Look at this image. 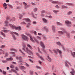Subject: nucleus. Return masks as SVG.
<instances>
[{
	"label": "nucleus",
	"instance_id": "1",
	"mask_svg": "<svg viewBox=\"0 0 75 75\" xmlns=\"http://www.w3.org/2000/svg\"><path fill=\"white\" fill-rule=\"evenodd\" d=\"M9 26L11 27V28H12L13 29H14H14L16 30H21V27L20 26L17 27L16 26H15L14 25H12L11 24H9Z\"/></svg>",
	"mask_w": 75,
	"mask_h": 75
},
{
	"label": "nucleus",
	"instance_id": "2",
	"mask_svg": "<svg viewBox=\"0 0 75 75\" xmlns=\"http://www.w3.org/2000/svg\"><path fill=\"white\" fill-rule=\"evenodd\" d=\"M58 33L59 34H63V33H66V34L67 35V37H68V38H69V34L68 33H67V31L65 30H64V32L62 31H59Z\"/></svg>",
	"mask_w": 75,
	"mask_h": 75
},
{
	"label": "nucleus",
	"instance_id": "3",
	"mask_svg": "<svg viewBox=\"0 0 75 75\" xmlns=\"http://www.w3.org/2000/svg\"><path fill=\"white\" fill-rule=\"evenodd\" d=\"M27 53H29V54H33V52L31 50H28V47H26V48L24 49L23 50Z\"/></svg>",
	"mask_w": 75,
	"mask_h": 75
},
{
	"label": "nucleus",
	"instance_id": "4",
	"mask_svg": "<svg viewBox=\"0 0 75 75\" xmlns=\"http://www.w3.org/2000/svg\"><path fill=\"white\" fill-rule=\"evenodd\" d=\"M64 63L65 64V66H66V67H68V68H69V65H69H71V63H69V62L68 61H66Z\"/></svg>",
	"mask_w": 75,
	"mask_h": 75
},
{
	"label": "nucleus",
	"instance_id": "5",
	"mask_svg": "<svg viewBox=\"0 0 75 75\" xmlns=\"http://www.w3.org/2000/svg\"><path fill=\"white\" fill-rule=\"evenodd\" d=\"M22 38L23 40H27V41H28V38L26 36H25L24 35H22Z\"/></svg>",
	"mask_w": 75,
	"mask_h": 75
},
{
	"label": "nucleus",
	"instance_id": "6",
	"mask_svg": "<svg viewBox=\"0 0 75 75\" xmlns=\"http://www.w3.org/2000/svg\"><path fill=\"white\" fill-rule=\"evenodd\" d=\"M65 23L67 25H68V26H71V22L69 21H65Z\"/></svg>",
	"mask_w": 75,
	"mask_h": 75
},
{
	"label": "nucleus",
	"instance_id": "7",
	"mask_svg": "<svg viewBox=\"0 0 75 75\" xmlns=\"http://www.w3.org/2000/svg\"><path fill=\"white\" fill-rule=\"evenodd\" d=\"M36 55L38 57H39V58H40L41 59L42 61H44V59H43L42 57L40 56L39 54L37 53H36Z\"/></svg>",
	"mask_w": 75,
	"mask_h": 75
},
{
	"label": "nucleus",
	"instance_id": "8",
	"mask_svg": "<svg viewBox=\"0 0 75 75\" xmlns=\"http://www.w3.org/2000/svg\"><path fill=\"white\" fill-rule=\"evenodd\" d=\"M23 20H25L26 22H30V20L28 18H25L23 19Z\"/></svg>",
	"mask_w": 75,
	"mask_h": 75
},
{
	"label": "nucleus",
	"instance_id": "9",
	"mask_svg": "<svg viewBox=\"0 0 75 75\" xmlns=\"http://www.w3.org/2000/svg\"><path fill=\"white\" fill-rule=\"evenodd\" d=\"M40 44L42 48H45V45H44V43H42V42H41Z\"/></svg>",
	"mask_w": 75,
	"mask_h": 75
},
{
	"label": "nucleus",
	"instance_id": "10",
	"mask_svg": "<svg viewBox=\"0 0 75 75\" xmlns=\"http://www.w3.org/2000/svg\"><path fill=\"white\" fill-rule=\"evenodd\" d=\"M71 70L72 71H71L70 72L71 74L72 75H74V74H75V71H74V69H72Z\"/></svg>",
	"mask_w": 75,
	"mask_h": 75
},
{
	"label": "nucleus",
	"instance_id": "11",
	"mask_svg": "<svg viewBox=\"0 0 75 75\" xmlns=\"http://www.w3.org/2000/svg\"><path fill=\"white\" fill-rule=\"evenodd\" d=\"M13 33L14 34H15V35H17V36H18V33L15 32H11V34H12V35H13Z\"/></svg>",
	"mask_w": 75,
	"mask_h": 75
},
{
	"label": "nucleus",
	"instance_id": "12",
	"mask_svg": "<svg viewBox=\"0 0 75 75\" xmlns=\"http://www.w3.org/2000/svg\"><path fill=\"white\" fill-rule=\"evenodd\" d=\"M30 40L32 42H35V41L34 40H33V37H32V36L30 35Z\"/></svg>",
	"mask_w": 75,
	"mask_h": 75
},
{
	"label": "nucleus",
	"instance_id": "13",
	"mask_svg": "<svg viewBox=\"0 0 75 75\" xmlns=\"http://www.w3.org/2000/svg\"><path fill=\"white\" fill-rule=\"evenodd\" d=\"M56 44H57V45H59L60 46H62V44L61 42H56Z\"/></svg>",
	"mask_w": 75,
	"mask_h": 75
},
{
	"label": "nucleus",
	"instance_id": "14",
	"mask_svg": "<svg viewBox=\"0 0 75 75\" xmlns=\"http://www.w3.org/2000/svg\"><path fill=\"white\" fill-rule=\"evenodd\" d=\"M6 60L7 61H11L12 60H13V58L11 57L9 58L6 59Z\"/></svg>",
	"mask_w": 75,
	"mask_h": 75
},
{
	"label": "nucleus",
	"instance_id": "15",
	"mask_svg": "<svg viewBox=\"0 0 75 75\" xmlns=\"http://www.w3.org/2000/svg\"><path fill=\"white\" fill-rule=\"evenodd\" d=\"M52 3H53V4H57L59 3V2L58 1H54L52 2Z\"/></svg>",
	"mask_w": 75,
	"mask_h": 75
},
{
	"label": "nucleus",
	"instance_id": "16",
	"mask_svg": "<svg viewBox=\"0 0 75 75\" xmlns=\"http://www.w3.org/2000/svg\"><path fill=\"white\" fill-rule=\"evenodd\" d=\"M10 50L11 51H15V52L17 51V50H16V49L12 48H10Z\"/></svg>",
	"mask_w": 75,
	"mask_h": 75
},
{
	"label": "nucleus",
	"instance_id": "17",
	"mask_svg": "<svg viewBox=\"0 0 75 75\" xmlns=\"http://www.w3.org/2000/svg\"><path fill=\"white\" fill-rule=\"evenodd\" d=\"M56 50L57 52H58L60 54H62V52L60 50L58 49H57Z\"/></svg>",
	"mask_w": 75,
	"mask_h": 75
},
{
	"label": "nucleus",
	"instance_id": "18",
	"mask_svg": "<svg viewBox=\"0 0 75 75\" xmlns=\"http://www.w3.org/2000/svg\"><path fill=\"white\" fill-rule=\"evenodd\" d=\"M56 24L57 25H62V23H61L60 22H57Z\"/></svg>",
	"mask_w": 75,
	"mask_h": 75
},
{
	"label": "nucleus",
	"instance_id": "19",
	"mask_svg": "<svg viewBox=\"0 0 75 75\" xmlns=\"http://www.w3.org/2000/svg\"><path fill=\"white\" fill-rule=\"evenodd\" d=\"M27 47L29 48H30V49H31V50H32L33 49V48H32L31 46V45H30L29 44L27 45Z\"/></svg>",
	"mask_w": 75,
	"mask_h": 75
},
{
	"label": "nucleus",
	"instance_id": "20",
	"mask_svg": "<svg viewBox=\"0 0 75 75\" xmlns=\"http://www.w3.org/2000/svg\"><path fill=\"white\" fill-rule=\"evenodd\" d=\"M23 49H22L23 50V48L24 49L25 48V47H26V45H25V43H23Z\"/></svg>",
	"mask_w": 75,
	"mask_h": 75
},
{
	"label": "nucleus",
	"instance_id": "21",
	"mask_svg": "<svg viewBox=\"0 0 75 75\" xmlns=\"http://www.w3.org/2000/svg\"><path fill=\"white\" fill-rule=\"evenodd\" d=\"M1 35H3V37H6V35L4 33H3V32H2V31H1Z\"/></svg>",
	"mask_w": 75,
	"mask_h": 75
},
{
	"label": "nucleus",
	"instance_id": "22",
	"mask_svg": "<svg viewBox=\"0 0 75 75\" xmlns=\"http://www.w3.org/2000/svg\"><path fill=\"white\" fill-rule=\"evenodd\" d=\"M47 57L48 58L47 60H48L49 62H51V58L50 57L48 56H47Z\"/></svg>",
	"mask_w": 75,
	"mask_h": 75
},
{
	"label": "nucleus",
	"instance_id": "23",
	"mask_svg": "<svg viewBox=\"0 0 75 75\" xmlns=\"http://www.w3.org/2000/svg\"><path fill=\"white\" fill-rule=\"evenodd\" d=\"M3 29V30H2V31H3L4 33H7V31H8V30H4V29H6V28H4Z\"/></svg>",
	"mask_w": 75,
	"mask_h": 75
},
{
	"label": "nucleus",
	"instance_id": "24",
	"mask_svg": "<svg viewBox=\"0 0 75 75\" xmlns=\"http://www.w3.org/2000/svg\"><path fill=\"white\" fill-rule=\"evenodd\" d=\"M8 6L10 7V8H13V6L9 4H7Z\"/></svg>",
	"mask_w": 75,
	"mask_h": 75
},
{
	"label": "nucleus",
	"instance_id": "25",
	"mask_svg": "<svg viewBox=\"0 0 75 75\" xmlns=\"http://www.w3.org/2000/svg\"><path fill=\"white\" fill-rule=\"evenodd\" d=\"M42 20L43 22H44V23H47V20H46V19L45 18H43Z\"/></svg>",
	"mask_w": 75,
	"mask_h": 75
},
{
	"label": "nucleus",
	"instance_id": "26",
	"mask_svg": "<svg viewBox=\"0 0 75 75\" xmlns=\"http://www.w3.org/2000/svg\"><path fill=\"white\" fill-rule=\"evenodd\" d=\"M19 67L21 69H26V68L24 67V66H22L21 67L20 66Z\"/></svg>",
	"mask_w": 75,
	"mask_h": 75
},
{
	"label": "nucleus",
	"instance_id": "27",
	"mask_svg": "<svg viewBox=\"0 0 75 75\" xmlns=\"http://www.w3.org/2000/svg\"><path fill=\"white\" fill-rule=\"evenodd\" d=\"M62 7L63 8H68V7L65 6H62Z\"/></svg>",
	"mask_w": 75,
	"mask_h": 75
},
{
	"label": "nucleus",
	"instance_id": "28",
	"mask_svg": "<svg viewBox=\"0 0 75 75\" xmlns=\"http://www.w3.org/2000/svg\"><path fill=\"white\" fill-rule=\"evenodd\" d=\"M52 30L53 31V32H55V27L54 26H52Z\"/></svg>",
	"mask_w": 75,
	"mask_h": 75
},
{
	"label": "nucleus",
	"instance_id": "29",
	"mask_svg": "<svg viewBox=\"0 0 75 75\" xmlns=\"http://www.w3.org/2000/svg\"><path fill=\"white\" fill-rule=\"evenodd\" d=\"M16 59H19V60H21V59H22L21 57H16Z\"/></svg>",
	"mask_w": 75,
	"mask_h": 75
},
{
	"label": "nucleus",
	"instance_id": "30",
	"mask_svg": "<svg viewBox=\"0 0 75 75\" xmlns=\"http://www.w3.org/2000/svg\"><path fill=\"white\" fill-rule=\"evenodd\" d=\"M34 40L35 41V42H37V43H38H38H39V42H38V40H37V39H36L34 38Z\"/></svg>",
	"mask_w": 75,
	"mask_h": 75
},
{
	"label": "nucleus",
	"instance_id": "31",
	"mask_svg": "<svg viewBox=\"0 0 75 75\" xmlns=\"http://www.w3.org/2000/svg\"><path fill=\"white\" fill-rule=\"evenodd\" d=\"M72 11H69L68 13L67 14L68 15H70V14H72Z\"/></svg>",
	"mask_w": 75,
	"mask_h": 75
},
{
	"label": "nucleus",
	"instance_id": "32",
	"mask_svg": "<svg viewBox=\"0 0 75 75\" xmlns=\"http://www.w3.org/2000/svg\"><path fill=\"white\" fill-rule=\"evenodd\" d=\"M36 68H37V69H41V67L38 66H36Z\"/></svg>",
	"mask_w": 75,
	"mask_h": 75
},
{
	"label": "nucleus",
	"instance_id": "33",
	"mask_svg": "<svg viewBox=\"0 0 75 75\" xmlns=\"http://www.w3.org/2000/svg\"><path fill=\"white\" fill-rule=\"evenodd\" d=\"M16 20V18H12V19H11V21H15Z\"/></svg>",
	"mask_w": 75,
	"mask_h": 75
},
{
	"label": "nucleus",
	"instance_id": "34",
	"mask_svg": "<svg viewBox=\"0 0 75 75\" xmlns=\"http://www.w3.org/2000/svg\"><path fill=\"white\" fill-rule=\"evenodd\" d=\"M8 55V52H5V57H7Z\"/></svg>",
	"mask_w": 75,
	"mask_h": 75
},
{
	"label": "nucleus",
	"instance_id": "35",
	"mask_svg": "<svg viewBox=\"0 0 75 75\" xmlns=\"http://www.w3.org/2000/svg\"><path fill=\"white\" fill-rule=\"evenodd\" d=\"M5 24L6 26H7L8 25V22L7 21H5Z\"/></svg>",
	"mask_w": 75,
	"mask_h": 75
},
{
	"label": "nucleus",
	"instance_id": "36",
	"mask_svg": "<svg viewBox=\"0 0 75 75\" xmlns=\"http://www.w3.org/2000/svg\"><path fill=\"white\" fill-rule=\"evenodd\" d=\"M12 37L13 38L14 40H16V37H15V36L14 35H12Z\"/></svg>",
	"mask_w": 75,
	"mask_h": 75
},
{
	"label": "nucleus",
	"instance_id": "37",
	"mask_svg": "<svg viewBox=\"0 0 75 75\" xmlns=\"http://www.w3.org/2000/svg\"><path fill=\"white\" fill-rule=\"evenodd\" d=\"M37 10H38V9L37 8H35L34 9V12H36V11H37Z\"/></svg>",
	"mask_w": 75,
	"mask_h": 75
},
{
	"label": "nucleus",
	"instance_id": "38",
	"mask_svg": "<svg viewBox=\"0 0 75 75\" xmlns=\"http://www.w3.org/2000/svg\"><path fill=\"white\" fill-rule=\"evenodd\" d=\"M14 67V65H11L10 66V68H13Z\"/></svg>",
	"mask_w": 75,
	"mask_h": 75
},
{
	"label": "nucleus",
	"instance_id": "39",
	"mask_svg": "<svg viewBox=\"0 0 75 75\" xmlns=\"http://www.w3.org/2000/svg\"><path fill=\"white\" fill-rule=\"evenodd\" d=\"M30 25H31V24L30 23H28V25L26 26V27H27L28 28V27H29V26H30Z\"/></svg>",
	"mask_w": 75,
	"mask_h": 75
},
{
	"label": "nucleus",
	"instance_id": "40",
	"mask_svg": "<svg viewBox=\"0 0 75 75\" xmlns=\"http://www.w3.org/2000/svg\"><path fill=\"white\" fill-rule=\"evenodd\" d=\"M2 62L3 63H6V62H7V61L6 60H3L2 61Z\"/></svg>",
	"mask_w": 75,
	"mask_h": 75
},
{
	"label": "nucleus",
	"instance_id": "41",
	"mask_svg": "<svg viewBox=\"0 0 75 75\" xmlns=\"http://www.w3.org/2000/svg\"><path fill=\"white\" fill-rule=\"evenodd\" d=\"M3 7H6L7 6V4L6 3H4L3 5Z\"/></svg>",
	"mask_w": 75,
	"mask_h": 75
},
{
	"label": "nucleus",
	"instance_id": "42",
	"mask_svg": "<svg viewBox=\"0 0 75 75\" xmlns=\"http://www.w3.org/2000/svg\"><path fill=\"white\" fill-rule=\"evenodd\" d=\"M53 12H54V13H58V11L54 10V11H53Z\"/></svg>",
	"mask_w": 75,
	"mask_h": 75
},
{
	"label": "nucleus",
	"instance_id": "43",
	"mask_svg": "<svg viewBox=\"0 0 75 75\" xmlns=\"http://www.w3.org/2000/svg\"><path fill=\"white\" fill-rule=\"evenodd\" d=\"M36 38H38V39H39V40H41V38L38 36H37L36 37Z\"/></svg>",
	"mask_w": 75,
	"mask_h": 75
},
{
	"label": "nucleus",
	"instance_id": "44",
	"mask_svg": "<svg viewBox=\"0 0 75 75\" xmlns=\"http://www.w3.org/2000/svg\"><path fill=\"white\" fill-rule=\"evenodd\" d=\"M4 47H5V46L4 45H2L1 46V48H4Z\"/></svg>",
	"mask_w": 75,
	"mask_h": 75
},
{
	"label": "nucleus",
	"instance_id": "45",
	"mask_svg": "<svg viewBox=\"0 0 75 75\" xmlns=\"http://www.w3.org/2000/svg\"><path fill=\"white\" fill-rule=\"evenodd\" d=\"M21 24H26V23H25V22H21Z\"/></svg>",
	"mask_w": 75,
	"mask_h": 75
},
{
	"label": "nucleus",
	"instance_id": "46",
	"mask_svg": "<svg viewBox=\"0 0 75 75\" xmlns=\"http://www.w3.org/2000/svg\"><path fill=\"white\" fill-rule=\"evenodd\" d=\"M19 51H20V52H21V53H22V54H23V55H24V53H23L22 51H21V50L19 49Z\"/></svg>",
	"mask_w": 75,
	"mask_h": 75
},
{
	"label": "nucleus",
	"instance_id": "47",
	"mask_svg": "<svg viewBox=\"0 0 75 75\" xmlns=\"http://www.w3.org/2000/svg\"><path fill=\"white\" fill-rule=\"evenodd\" d=\"M42 51L43 52H44L45 53V54H47L46 53V51H45V50L44 49H43L42 50Z\"/></svg>",
	"mask_w": 75,
	"mask_h": 75
},
{
	"label": "nucleus",
	"instance_id": "48",
	"mask_svg": "<svg viewBox=\"0 0 75 75\" xmlns=\"http://www.w3.org/2000/svg\"><path fill=\"white\" fill-rule=\"evenodd\" d=\"M55 7L57 8H59V6H58L57 5H56L55 6Z\"/></svg>",
	"mask_w": 75,
	"mask_h": 75
},
{
	"label": "nucleus",
	"instance_id": "49",
	"mask_svg": "<svg viewBox=\"0 0 75 75\" xmlns=\"http://www.w3.org/2000/svg\"><path fill=\"white\" fill-rule=\"evenodd\" d=\"M38 52H39L40 53V54H42V53L41 52V51H40V49L38 48Z\"/></svg>",
	"mask_w": 75,
	"mask_h": 75
},
{
	"label": "nucleus",
	"instance_id": "50",
	"mask_svg": "<svg viewBox=\"0 0 75 75\" xmlns=\"http://www.w3.org/2000/svg\"><path fill=\"white\" fill-rule=\"evenodd\" d=\"M33 71H30V74L31 75H33Z\"/></svg>",
	"mask_w": 75,
	"mask_h": 75
},
{
	"label": "nucleus",
	"instance_id": "51",
	"mask_svg": "<svg viewBox=\"0 0 75 75\" xmlns=\"http://www.w3.org/2000/svg\"><path fill=\"white\" fill-rule=\"evenodd\" d=\"M45 12V11L44 10H43L41 11V13H42V14L43 13H44Z\"/></svg>",
	"mask_w": 75,
	"mask_h": 75
},
{
	"label": "nucleus",
	"instance_id": "52",
	"mask_svg": "<svg viewBox=\"0 0 75 75\" xmlns=\"http://www.w3.org/2000/svg\"><path fill=\"white\" fill-rule=\"evenodd\" d=\"M12 64H16V62H12Z\"/></svg>",
	"mask_w": 75,
	"mask_h": 75
},
{
	"label": "nucleus",
	"instance_id": "53",
	"mask_svg": "<svg viewBox=\"0 0 75 75\" xmlns=\"http://www.w3.org/2000/svg\"><path fill=\"white\" fill-rule=\"evenodd\" d=\"M3 52V50L2 49L0 50V54H1V52Z\"/></svg>",
	"mask_w": 75,
	"mask_h": 75
},
{
	"label": "nucleus",
	"instance_id": "54",
	"mask_svg": "<svg viewBox=\"0 0 75 75\" xmlns=\"http://www.w3.org/2000/svg\"><path fill=\"white\" fill-rule=\"evenodd\" d=\"M23 4L24 6H27V4L25 2H23Z\"/></svg>",
	"mask_w": 75,
	"mask_h": 75
},
{
	"label": "nucleus",
	"instance_id": "55",
	"mask_svg": "<svg viewBox=\"0 0 75 75\" xmlns=\"http://www.w3.org/2000/svg\"><path fill=\"white\" fill-rule=\"evenodd\" d=\"M38 62L40 64H42V62H41V61L40 60L38 61Z\"/></svg>",
	"mask_w": 75,
	"mask_h": 75
},
{
	"label": "nucleus",
	"instance_id": "56",
	"mask_svg": "<svg viewBox=\"0 0 75 75\" xmlns=\"http://www.w3.org/2000/svg\"><path fill=\"white\" fill-rule=\"evenodd\" d=\"M45 30L47 32H48V30L47 29V28H45Z\"/></svg>",
	"mask_w": 75,
	"mask_h": 75
},
{
	"label": "nucleus",
	"instance_id": "57",
	"mask_svg": "<svg viewBox=\"0 0 75 75\" xmlns=\"http://www.w3.org/2000/svg\"><path fill=\"white\" fill-rule=\"evenodd\" d=\"M38 35H42V33H39L38 34Z\"/></svg>",
	"mask_w": 75,
	"mask_h": 75
},
{
	"label": "nucleus",
	"instance_id": "58",
	"mask_svg": "<svg viewBox=\"0 0 75 75\" xmlns=\"http://www.w3.org/2000/svg\"><path fill=\"white\" fill-rule=\"evenodd\" d=\"M33 33L35 35H37V32L35 31H34L33 32Z\"/></svg>",
	"mask_w": 75,
	"mask_h": 75
},
{
	"label": "nucleus",
	"instance_id": "59",
	"mask_svg": "<svg viewBox=\"0 0 75 75\" xmlns=\"http://www.w3.org/2000/svg\"><path fill=\"white\" fill-rule=\"evenodd\" d=\"M53 51H54V52L55 53H56V54H57V51H56L55 50H53Z\"/></svg>",
	"mask_w": 75,
	"mask_h": 75
},
{
	"label": "nucleus",
	"instance_id": "60",
	"mask_svg": "<svg viewBox=\"0 0 75 75\" xmlns=\"http://www.w3.org/2000/svg\"><path fill=\"white\" fill-rule=\"evenodd\" d=\"M67 4H68L69 6H70V5H72V4L70 3H68Z\"/></svg>",
	"mask_w": 75,
	"mask_h": 75
},
{
	"label": "nucleus",
	"instance_id": "61",
	"mask_svg": "<svg viewBox=\"0 0 75 75\" xmlns=\"http://www.w3.org/2000/svg\"><path fill=\"white\" fill-rule=\"evenodd\" d=\"M21 17H22V16L21 15H20L19 17V19H21Z\"/></svg>",
	"mask_w": 75,
	"mask_h": 75
},
{
	"label": "nucleus",
	"instance_id": "62",
	"mask_svg": "<svg viewBox=\"0 0 75 75\" xmlns=\"http://www.w3.org/2000/svg\"><path fill=\"white\" fill-rule=\"evenodd\" d=\"M3 74H6V71H3Z\"/></svg>",
	"mask_w": 75,
	"mask_h": 75
},
{
	"label": "nucleus",
	"instance_id": "63",
	"mask_svg": "<svg viewBox=\"0 0 75 75\" xmlns=\"http://www.w3.org/2000/svg\"><path fill=\"white\" fill-rule=\"evenodd\" d=\"M37 23V22L35 21H34L33 22V24H36Z\"/></svg>",
	"mask_w": 75,
	"mask_h": 75
},
{
	"label": "nucleus",
	"instance_id": "64",
	"mask_svg": "<svg viewBox=\"0 0 75 75\" xmlns=\"http://www.w3.org/2000/svg\"><path fill=\"white\" fill-rule=\"evenodd\" d=\"M25 65H26V66H27V67H30V66H29V65L28 64L26 63Z\"/></svg>",
	"mask_w": 75,
	"mask_h": 75
}]
</instances>
